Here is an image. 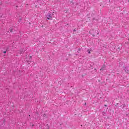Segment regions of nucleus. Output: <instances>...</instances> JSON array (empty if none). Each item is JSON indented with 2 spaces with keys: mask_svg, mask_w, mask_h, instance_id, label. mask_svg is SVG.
Listing matches in <instances>:
<instances>
[{
  "mask_svg": "<svg viewBox=\"0 0 129 129\" xmlns=\"http://www.w3.org/2000/svg\"><path fill=\"white\" fill-rule=\"evenodd\" d=\"M53 16H54V14H53L52 13H48L46 15V18L48 20H52V18L53 17Z\"/></svg>",
  "mask_w": 129,
  "mask_h": 129,
  "instance_id": "f257e3e1",
  "label": "nucleus"
},
{
  "mask_svg": "<svg viewBox=\"0 0 129 129\" xmlns=\"http://www.w3.org/2000/svg\"><path fill=\"white\" fill-rule=\"evenodd\" d=\"M124 70L125 72H126V73H128V68L127 67L124 68Z\"/></svg>",
  "mask_w": 129,
  "mask_h": 129,
  "instance_id": "f03ea898",
  "label": "nucleus"
},
{
  "mask_svg": "<svg viewBox=\"0 0 129 129\" xmlns=\"http://www.w3.org/2000/svg\"><path fill=\"white\" fill-rule=\"evenodd\" d=\"M100 70V71H103V70H105V66H103Z\"/></svg>",
  "mask_w": 129,
  "mask_h": 129,
  "instance_id": "7ed1b4c3",
  "label": "nucleus"
},
{
  "mask_svg": "<svg viewBox=\"0 0 129 129\" xmlns=\"http://www.w3.org/2000/svg\"><path fill=\"white\" fill-rule=\"evenodd\" d=\"M93 31H94V30H90V31L89 32V33H91L92 32H93Z\"/></svg>",
  "mask_w": 129,
  "mask_h": 129,
  "instance_id": "20e7f679",
  "label": "nucleus"
},
{
  "mask_svg": "<svg viewBox=\"0 0 129 129\" xmlns=\"http://www.w3.org/2000/svg\"><path fill=\"white\" fill-rule=\"evenodd\" d=\"M21 21H22V19H20L19 20V23H21Z\"/></svg>",
  "mask_w": 129,
  "mask_h": 129,
  "instance_id": "39448f33",
  "label": "nucleus"
},
{
  "mask_svg": "<svg viewBox=\"0 0 129 129\" xmlns=\"http://www.w3.org/2000/svg\"><path fill=\"white\" fill-rule=\"evenodd\" d=\"M13 31H14V29H11V30H10L11 33H12V32H13Z\"/></svg>",
  "mask_w": 129,
  "mask_h": 129,
  "instance_id": "423d86ee",
  "label": "nucleus"
},
{
  "mask_svg": "<svg viewBox=\"0 0 129 129\" xmlns=\"http://www.w3.org/2000/svg\"><path fill=\"white\" fill-rule=\"evenodd\" d=\"M105 114V112H103L102 113V115H104Z\"/></svg>",
  "mask_w": 129,
  "mask_h": 129,
  "instance_id": "0eeeda50",
  "label": "nucleus"
},
{
  "mask_svg": "<svg viewBox=\"0 0 129 129\" xmlns=\"http://www.w3.org/2000/svg\"><path fill=\"white\" fill-rule=\"evenodd\" d=\"M3 53H4V54H6V53H7V51H5L3 52Z\"/></svg>",
  "mask_w": 129,
  "mask_h": 129,
  "instance_id": "6e6552de",
  "label": "nucleus"
},
{
  "mask_svg": "<svg viewBox=\"0 0 129 129\" xmlns=\"http://www.w3.org/2000/svg\"><path fill=\"white\" fill-rule=\"evenodd\" d=\"M30 59H32V56H30Z\"/></svg>",
  "mask_w": 129,
  "mask_h": 129,
  "instance_id": "1a4fd4ad",
  "label": "nucleus"
},
{
  "mask_svg": "<svg viewBox=\"0 0 129 129\" xmlns=\"http://www.w3.org/2000/svg\"><path fill=\"white\" fill-rule=\"evenodd\" d=\"M92 36H93V37H95V35L93 34Z\"/></svg>",
  "mask_w": 129,
  "mask_h": 129,
  "instance_id": "9d476101",
  "label": "nucleus"
},
{
  "mask_svg": "<svg viewBox=\"0 0 129 129\" xmlns=\"http://www.w3.org/2000/svg\"><path fill=\"white\" fill-rule=\"evenodd\" d=\"M74 32H76V29H74Z\"/></svg>",
  "mask_w": 129,
  "mask_h": 129,
  "instance_id": "9b49d317",
  "label": "nucleus"
},
{
  "mask_svg": "<svg viewBox=\"0 0 129 129\" xmlns=\"http://www.w3.org/2000/svg\"><path fill=\"white\" fill-rule=\"evenodd\" d=\"M81 50V48H79V51H80Z\"/></svg>",
  "mask_w": 129,
  "mask_h": 129,
  "instance_id": "f8f14e48",
  "label": "nucleus"
},
{
  "mask_svg": "<svg viewBox=\"0 0 129 129\" xmlns=\"http://www.w3.org/2000/svg\"><path fill=\"white\" fill-rule=\"evenodd\" d=\"M97 35H99V32H97Z\"/></svg>",
  "mask_w": 129,
  "mask_h": 129,
  "instance_id": "ddd939ff",
  "label": "nucleus"
},
{
  "mask_svg": "<svg viewBox=\"0 0 129 129\" xmlns=\"http://www.w3.org/2000/svg\"><path fill=\"white\" fill-rule=\"evenodd\" d=\"M88 54H90V51H88Z\"/></svg>",
  "mask_w": 129,
  "mask_h": 129,
  "instance_id": "4468645a",
  "label": "nucleus"
},
{
  "mask_svg": "<svg viewBox=\"0 0 129 129\" xmlns=\"http://www.w3.org/2000/svg\"><path fill=\"white\" fill-rule=\"evenodd\" d=\"M85 105H86V103H85Z\"/></svg>",
  "mask_w": 129,
  "mask_h": 129,
  "instance_id": "2eb2a0df",
  "label": "nucleus"
},
{
  "mask_svg": "<svg viewBox=\"0 0 129 129\" xmlns=\"http://www.w3.org/2000/svg\"><path fill=\"white\" fill-rule=\"evenodd\" d=\"M105 106H106V105H105Z\"/></svg>",
  "mask_w": 129,
  "mask_h": 129,
  "instance_id": "dca6fc26",
  "label": "nucleus"
}]
</instances>
